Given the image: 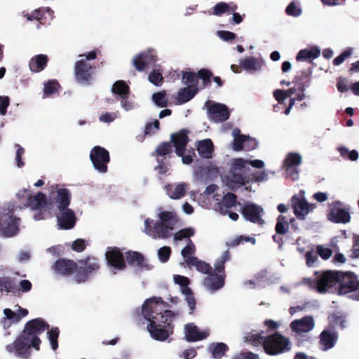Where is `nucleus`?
<instances>
[{"mask_svg":"<svg viewBox=\"0 0 359 359\" xmlns=\"http://www.w3.org/2000/svg\"><path fill=\"white\" fill-rule=\"evenodd\" d=\"M165 308L164 302L156 297L148 299L142 306V315L148 322L147 328L151 337L158 341L165 340L169 334V318L173 317L171 311H163Z\"/></svg>","mask_w":359,"mask_h":359,"instance_id":"1","label":"nucleus"},{"mask_svg":"<svg viewBox=\"0 0 359 359\" xmlns=\"http://www.w3.org/2000/svg\"><path fill=\"white\" fill-rule=\"evenodd\" d=\"M334 290L339 295L359 292V280L351 271H327L316 280V289L320 293Z\"/></svg>","mask_w":359,"mask_h":359,"instance_id":"2","label":"nucleus"},{"mask_svg":"<svg viewBox=\"0 0 359 359\" xmlns=\"http://www.w3.org/2000/svg\"><path fill=\"white\" fill-rule=\"evenodd\" d=\"M48 329V325L41 319L36 318L26 323L22 334L13 341L6 346L8 352L13 355L27 358L30 355L31 347L39 349L41 340L39 335Z\"/></svg>","mask_w":359,"mask_h":359,"instance_id":"3","label":"nucleus"},{"mask_svg":"<svg viewBox=\"0 0 359 359\" xmlns=\"http://www.w3.org/2000/svg\"><path fill=\"white\" fill-rule=\"evenodd\" d=\"M16 196L19 198L27 197V206L36 212L33 217L34 220H41L46 218L48 213L49 205L46 201V196L42 193H38L34 196H29L26 189L20 190Z\"/></svg>","mask_w":359,"mask_h":359,"instance_id":"4","label":"nucleus"},{"mask_svg":"<svg viewBox=\"0 0 359 359\" xmlns=\"http://www.w3.org/2000/svg\"><path fill=\"white\" fill-rule=\"evenodd\" d=\"M15 205L10 204L0 213V233L11 237L18 232L20 219L14 215Z\"/></svg>","mask_w":359,"mask_h":359,"instance_id":"5","label":"nucleus"},{"mask_svg":"<svg viewBox=\"0 0 359 359\" xmlns=\"http://www.w3.org/2000/svg\"><path fill=\"white\" fill-rule=\"evenodd\" d=\"M250 170L249 160L240 158L232 160L229 186L231 189H235L243 185L245 181V175Z\"/></svg>","mask_w":359,"mask_h":359,"instance_id":"6","label":"nucleus"},{"mask_svg":"<svg viewBox=\"0 0 359 359\" xmlns=\"http://www.w3.org/2000/svg\"><path fill=\"white\" fill-rule=\"evenodd\" d=\"M291 348L290 340L279 333H275L265 339L264 348L270 355H277L288 351Z\"/></svg>","mask_w":359,"mask_h":359,"instance_id":"7","label":"nucleus"},{"mask_svg":"<svg viewBox=\"0 0 359 359\" xmlns=\"http://www.w3.org/2000/svg\"><path fill=\"white\" fill-rule=\"evenodd\" d=\"M79 60L75 65V76L78 82L82 84L88 83L92 79L93 69L86 60H92L96 57V53L90 52L88 55H80Z\"/></svg>","mask_w":359,"mask_h":359,"instance_id":"8","label":"nucleus"},{"mask_svg":"<svg viewBox=\"0 0 359 359\" xmlns=\"http://www.w3.org/2000/svg\"><path fill=\"white\" fill-rule=\"evenodd\" d=\"M327 219L335 224H347L351 221L350 208H344V203L335 201L328 204Z\"/></svg>","mask_w":359,"mask_h":359,"instance_id":"9","label":"nucleus"},{"mask_svg":"<svg viewBox=\"0 0 359 359\" xmlns=\"http://www.w3.org/2000/svg\"><path fill=\"white\" fill-rule=\"evenodd\" d=\"M152 222L153 221L149 218L144 220V231L147 235L155 239L167 238L171 235L172 226H167L160 222H156L151 226Z\"/></svg>","mask_w":359,"mask_h":359,"instance_id":"10","label":"nucleus"},{"mask_svg":"<svg viewBox=\"0 0 359 359\" xmlns=\"http://www.w3.org/2000/svg\"><path fill=\"white\" fill-rule=\"evenodd\" d=\"M90 158L95 170L102 173L107 172L109 154L104 148L94 147L90 153Z\"/></svg>","mask_w":359,"mask_h":359,"instance_id":"11","label":"nucleus"},{"mask_svg":"<svg viewBox=\"0 0 359 359\" xmlns=\"http://www.w3.org/2000/svg\"><path fill=\"white\" fill-rule=\"evenodd\" d=\"M171 140L175 147L176 154L182 157V161L184 164H190L193 158L191 155H184V149L188 142V137L184 130H181L179 133L172 134Z\"/></svg>","mask_w":359,"mask_h":359,"instance_id":"12","label":"nucleus"},{"mask_svg":"<svg viewBox=\"0 0 359 359\" xmlns=\"http://www.w3.org/2000/svg\"><path fill=\"white\" fill-rule=\"evenodd\" d=\"M205 105L208 109V117L211 121L219 123L228 119L229 112L224 104L207 101Z\"/></svg>","mask_w":359,"mask_h":359,"instance_id":"13","label":"nucleus"},{"mask_svg":"<svg viewBox=\"0 0 359 359\" xmlns=\"http://www.w3.org/2000/svg\"><path fill=\"white\" fill-rule=\"evenodd\" d=\"M302 156L298 153L291 152L285 156L283 168L286 171V176L292 180L299 179V170L297 166L302 163Z\"/></svg>","mask_w":359,"mask_h":359,"instance_id":"14","label":"nucleus"},{"mask_svg":"<svg viewBox=\"0 0 359 359\" xmlns=\"http://www.w3.org/2000/svg\"><path fill=\"white\" fill-rule=\"evenodd\" d=\"M4 316L2 317L0 323L4 329L8 328L12 324L19 322L22 318L25 317L28 311L26 309H22L20 306H15L14 310L10 309H4Z\"/></svg>","mask_w":359,"mask_h":359,"instance_id":"15","label":"nucleus"},{"mask_svg":"<svg viewBox=\"0 0 359 359\" xmlns=\"http://www.w3.org/2000/svg\"><path fill=\"white\" fill-rule=\"evenodd\" d=\"M173 280L176 284L181 287V292L185 297V299L190 310V313H191L195 309L196 301L192 290L188 287L189 285V278L183 276L175 275Z\"/></svg>","mask_w":359,"mask_h":359,"instance_id":"16","label":"nucleus"},{"mask_svg":"<svg viewBox=\"0 0 359 359\" xmlns=\"http://www.w3.org/2000/svg\"><path fill=\"white\" fill-rule=\"evenodd\" d=\"M304 194V191H301L298 196H294L292 198L294 214L302 219H304L305 216L312 210V205L305 200Z\"/></svg>","mask_w":359,"mask_h":359,"instance_id":"17","label":"nucleus"},{"mask_svg":"<svg viewBox=\"0 0 359 359\" xmlns=\"http://www.w3.org/2000/svg\"><path fill=\"white\" fill-rule=\"evenodd\" d=\"M113 93L118 95L121 97V105L122 108L128 111L134 109L135 104L131 100L127 99L129 93V87L123 81H118L114 83L111 89Z\"/></svg>","mask_w":359,"mask_h":359,"instance_id":"18","label":"nucleus"},{"mask_svg":"<svg viewBox=\"0 0 359 359\" xmlns=\"http://www.w3.org/2000/svg\"><path fill=\"white\" fill-rule=\"evenodd\" d=\"M263 212L261 206L252 203H246L242 209V214L247 220L257 224H262L264 222L261 217Z\"/></svg>","mask_w":359,"mask_h":359,"instance_id":"19","label":"nucleus"},{"mask_svg":"<svg viewBox=\"0 0 359 359\" xmlns=\"http://www.w3.org/2000/svg\"><path fill=\"white\" fill-rule=\"evenodd\" d=\"M51 188L55 190L52 194L58 210L68 208L71 198L69 191L58 185L52 186Z\"/></svg>","mask_w":359,"mask_h":359,"instance_id":"20","label":"nucleus"},{"mask_svg":"<svg viewBox=\"0 0 359 359\" xmlns=\"http://www.w3.org/2000/svg\"><path fill=\"white\" fill-rule=\"evenodd\" d=\"M337 332L331 328L324 330L320 334L319 346L322 351H327L334 347L338 339Z\"/></svg>","mask_w":359,"mask_h":359,"instance_id":"21","label":"nucleus"},{"mask_svg":"<svg viewBox=\"0 0 359 359\" xmlns=\"http://www.w3.org/2000/svg\"><path fill=\"white\" fill-rule=\"evenodd\" d=\"M314 327V322L312 316H306L299 320L292 321L290 324L292 330L298 334L311 331Z\"/></svg>","mask_w":359,"mask_h":359,"instance_id":"22","label":"nucleus"},{"mask_svg":"<svg viewBox=\"0 0 359 359\" xmlns=\"http://www.w3.org/2000/svg\"><path fill=\"white\" fill-rule=\"evenodd\" d=\"M188 189V184L185 182L169 184L164 187L168 197L172 200H179L184 196Z\"/></svg>","mask_w":359,"mask_h":359,"instance_id":"23","label":"nucleus"},{"mask_svg":"<svg viewBox=\"0 0 359 359\" xmlns=\"http://www.w3.org/2000/svg\"><path fill=\"white\" fill-rule=\"evenodd\" d=\"M98 269L99 264L97 259L95 258H88L85 263V267L83 269L82 267H80L79 270L76 272L74 277L75 280L77 283L83 282L86 280L88 273H91Z\"/></svg>","mask_w":359,"mask_h":359,"instance_id":"24","label":"nucleus"},{"mask_svg":"<svg viewBox=\"0 0 359 359\" xmlns=\"http://www.w3.org/2000/svg\"><path fill=\"white\" fill-rule=\"evenodd\" d=\"M106 259L108 264L114 270H123L126 267L125 262L122 254L117 249L109 250L106 254Z\"/></svg>","mask_w":359,"mask_h":359,"instance_id":"25","label":"nucleus"},{"mask_svg":"<svg viewBox=\"0 0 359 359\" xmlns=\"http://www.w3.org/2000/svg\"><path fill=\"white\" fill-rule=\"evenodd\" d=\"M57 222L59 225L65 229H69L74 227L76 222L74 212L68 208L59 210Z\"/></svg>","mask_w":359,"mask_h":359,"instance_id":"26","label":"nucleus"},{"mask_svg":"<svg viewBox=\"0 0 359 359\" xmlns=\"http://www.w3.org/2000/svg\"><path fill=\"white\" fill-rule=\"evenodd\" d=\"M186 339L189 341H196L205 339L209 332L207 330L201 331L194 324L189 323L184 327Z\"/></svg>","mask_w":359,"mask_h":359,"instance_id":"27","label":"nucleus"},{"mask_svg":"<svg viewBox=\"0 0 359 359\" xmlns=\"http://www.w3.org/2000/svg\"><path fill=\"white\" fill-rule=\"evenodd\" d=\"M224 278L222 275L209 274L204 280V285L211 292L216 291L223 287Z\"/></svg>","mask_w":359,"mask_h":359,"instance_id":"28","label":"nucleus"},{"mask_svg":"<svg viewBox=\"0 0 359 359\" xmlns=\"http://www.w3.org/2000/svg\"><path fill=\"white\" fill-rule=\"evenodd\" d=\"M75 269H76V264L72 260L59 259L54 265L55 271L61 275L70 274Z\"/></svg>","mask_w":359,"mask_h":359,"instance_id":"29","label":"nucleus"},{"mask_svg":"<svg viewBox=\"0 0 359 359\" xmlns=\"http://www.w3.org/2000/svg\"><path fill=\"white\" fill-rule=\"evenodd\" d=\"M154 62V55L149 53L137 55L133 60L134 66L138 71L143 70L146 66L151 65Z\"/></svg>","mask_w":359,"mask_h":359,"instance_id":"30","label":"nucleus"},{"mask_svg":"<svg viewBox=\"0 0 359 359\" xmlns=\"http://www.w3.org/2000/svg\"><path fill=\"white\" fill-rule=\"evenodd\" d=\"M197 150L201 157L211 158L213 151V144L210 139H205L198 142Z\"/></svg>","mask_w":359,"mask_h":359,"instance_id":"31","label":"nucleus"},{"mask_svg":"<svg viewBox=\"0 0 359 359\" xmlns=\"http://www.w3.org/2000/svg\"><path fill=\"white\" fill-rule=\"evenodd\" d=\"M236 205V196L233 194H226L221 203H218L216 210L219 211L222 215L228 213V209Z\"/></svg>","mask_w":359,"mask_h":359,"instance_id":"32","label":"nucleus"},{"mask_svg":"<svg viewBox=\"0 0 359 359\" xmlns=\"http://www.w3.org/2000/svg\"><path fill=\"white\" fill-rule=\"evenodd\" d=\"M46 64V55H39L31 59L29 62V68L32 72H39L44 69Z\"/></svg>","mask_w":359,"mask_h":359,"instance_id":"33","label":"nucleus"},{"mask_svg":"<svg viewBox=\"0 0 359 359\" xmlns=\"http://www.w3.org/2000/svg\"><path fill=\"white\" fill-rule=\"evenodd\" d=\"M240 65L247 71H257L262 67L261 61L252 57L241 60Z\"/></svg>","mask_w":359,"mask_h":359,"instance_id":"34","label":"nucleus"},{"mask_svg":"<svg viewBox=\"0 0 359 359\" xmlns=\"http://www.w3.org/2000/svg\"><path fill=\"white\" fill-rule=\"evenodd\" d=\"M186 263L189 266H195L197 271L208 273L210 269V266L205 262L198 260L196 257H188L186 259Z\"/></svg>","mask_w":359,"mask_h":359,"instance_id":"35","label":"nucleus"},{"mask_svg":"<svg viewBox=\"0 0 359 359\" xmlns=\"http://www.w3.org/2000/svg\"><path fill=\"white\" fill-rule=\"evenodd\" d=\"M158 218L160 222L165 224L167 226H174L177 222L175 214L173 212L162 211L158 213Z\"/></svg>","mask_w":359,"mask_h":359,"instance_id":"36","label":"nucleus"},{"mask_svg":"<svg viewBox=\"0 0 359 359\" xmlns=\"http://www.w3.org/2000/svg\"><path fill=\"white\" fill-rule=\"evenodd\" d=\"M196 88H183L179 90L177 100L180 103H184L190 100L196 93Z\"/></svg>","mask_w":359,"mask_h":359,"instance_id":"37","label":"nucleus"},{"mask_svg":"<svg viewBox=\"0 0 359 359\" xmlns=\"http://www.w3.org/2000/svg\"><path fill=\"white\" fill-rule=\"evenodd\" d=\"M330 322V327L332 330L334 326H339L340 328L344 329L346 327V318L343 315H339L338 313H332L328 317Z\"/></svg>","mask_w":359,"mask_h":359,"instance_id":"38","label":"nucleus"},{"mask_svg":"<svg viewBox=\"0 0 359 359\" xmlns=\"http://www.w3.org/2000/svg\"><path fill=\"white\" fill-rule=\"evenodd\" d=\"M227 346L224 343L212 344L210 346V351L212 357L215 359L221 358L227 350Z\"/></svg>","mask_w":359,"mask_h":359,"instance_id":"39","label":"nucleus"},{"mask_svg":"<svg viewBox=\"0 0 359 359\" xmlns=\"http://www.w3.org/2000/svg\"><path fill=\"white\" fill-rule=\"evenodd\" d=\"M298 62H306L312 63L314 60V49H303L299 51L296 56Z\"/></svg>","mask_w":359,"mask_h":359,"instance_id":"40","label":"nucleus"},{"mask_svg":"<svg viewBox=\"0 0 359 359\" xmlns=\"http://www.w3.org/2000/svg\"><path fill=\"white\" fill-rule=\"evenodd\" d=\"M126 257L128 263L140 267L144 266V258L141 254L137 252H128Z\"/></svg>","mask_w":359,"mask_h":359,"instance_id":"41","label":"nucleus"},{"mask_svg":"<svg viewBox=\"0 0 359 359\" xmlns=\"http://www.w3.org/2000/svg\"><path fill=\"white\" fill-rule=\"evenodd\" d=\"M233 136L234 137L233 149L236 151H239L243 149V146L246 140V136L241 135L240 130L238 129H234L233 130Z\"/></svg>","mask_w":359,"mask_h":359,"instance_id":"42","label":"nucleus"},{"mask_svg":"<svg viewBox=\"0 0 359 359\" xmlns=\"http://www.w3.org/2000/svg\"><path fill=\"white\" fill-rule=\"evenodd\" d=\"M182 81L188 88H196L198 81L194 73L185 72L182 76Z\"/></svg>","mask_w":359,"mask_h":359,"instance_id":"43","label":"nucleus"},{"mask_svg":"<svg viewBox=\"0 0 359 359\" xmlns=\"http://www.w3.org/2000/svg\"><path fill=\"white\" fill-rule=\"evenodd\" d=\"M353 53V48H346L339 56L332 60V64L334 66L341 65L346 60L351 57Z\"/></svg>","mask_w":359,"mask_h":359,"instance_id":"44","label":"nucleus"},{"mask_svg":"<svg viewBox=\"0 0 359 359\" xmlns=\"http://www.w3.org/2000/svg\"><path fill=\"white\" fill-rule=\"evenodd\" d=\"M338 151L341 157L351 161H356L358 158V153L356 150L349 151L345 147H339Z\"/></svg>","mask_w":359,"mask_h":359,"instance_id":"45","label":"nucleus"},{"mask_svg":"<svg viewBox=\"0 0 359 359\" xmlns=\"http://www.w3.org/2000/svg\"><path fill=\"white\" fill-rule=\"evenodd\" d=\"M245 338V341L250 343L253 346L264 344L265 339L261 333H249Z\"/></svg>","mask_w":359,"mask_h":359,"instance_id":"46","label":"nucleus"},{"mask_svg":"<svg viewBox=\"0 0 359 359\" xmlns=\"http://www.w3.org/2000/svg\"><path fill=\"white\" fill-rule=\"evenodd\" d=\"M195 246L194 243L191 242L190 239L187 240V245L182 250L181 255L184 259V262H186V259L188 257H193L191 255L195 253Z\"/></svg>","mask_w":359,"mask_h":359,"instance_id":"47","label":"nucleus"},{"mask_svg":"<svg viewBox=\"0 0 359 359\" xmlns=\"http://www.w3.org/2000/svg\"><path fill=\"white\" fill-rule=\"evenodd\" d=\"M194 233V230L192 228H187L182 229L177 231L174 236V240L177 242L183 238H186L187 241L189 239V237Z\"/></svg>","mask_w":359,"mask_h":359,"instance_id":"48","label":"nucleus"},{"mask_svg":"<svg viewBox=\"0 0 359 359\" xmlns=\"http://www.w3.org/2000/svg\"><path fill=\"white\" fill-rule=\"evenodd\" d=\"M154 102L160 107H164L167 105L168 100L165 98V92H158L154 93L152 96Z\"/></svg>","mask_w":359,"mask_h":359,"instance_id":"49","label":"nucleus"},{"mask_svg":"<svg viewBox=\"0 0 359 359\" xmlns=\"http://www.w3.org/2000/svg\"><path fill=\"white\" fill-rule=\"evenodd\" d=\"M288 226L289 225L285 218L283 216H279L276 226V232L281 234L285 233L288 229Z\"/></svg>","mask_w":359,"mask_h":359,"instance_id":"50","label":"nucleus"},{"mask_svg":"<svg viewBox=\"0 0 359 359\" xmlns=\"http://www.w3.org/2000/svg\"><path fill=\"white\" fill-rule=\"evenodd\" d=\"M316 254H318L322 259L326 260L331 257L332 251L330 248H325L323 245H316Z\"/></svg>","mask_w":359,"mask_h":359,"instance_id":"51","label":"nucleus"},{"mask_svg":"<svg viewBox=\"0 0 359 359\" xmlns=\"http://www.w3.org/2000/svg\"><path fill=\"white\" fill-rule=\"evenodd\" d=\"M172 151V147L169 142H163L156 149V152L158 156H165L171 153Z\"/></svg>","mask_w":359,"mask_h":359,"instance_id":"52","label":"nucleus"},{"mask_svg":"<svg viewBox=\"0 0 359 359\" xmlns=\"http://www.w3.org/2000/svg\"><path fill=\"white\" fill-rule=\"evenodd\" d=\"M298 251L300 253H305V257L306 259V265L309 267L313 266L314 263L313 250L311 248L306 250L304 248H298Z\"/></svg>","mask_w":359,"mask_h":359,"instance_id":"53","label":"nucleus"},{"mask_svg":"<svg viewBox=\"0 0 359 359\" xmlns=\"http://www.w3.org/2000/svg\"><path fill=\"white\" fill-rule=\"evenodd\" d=\"M229 259L228 252L225 251L222 253L221 257L217 260L215 264V269L218 272H222L224 269V263Z\"/></svg>","mask_w":359,"mask_h":359,"instance_id":"54","label":"nucleus"},{"mask_svg":"<svg viewBox=\"0 0 359 359\" xmlns=\"http://www.w3.org/2000/svg\"><path fill=\"white\" fill-rule=\"evenodd\" d=\"M47 334L48 335V339L52 346V348L53 350H55L57 348V338L59 335L58 329L55 328L51 330L50 331L48 332Z\"/></svg>","mask_w":359,"mask_h":359,"instance_id":"55","label":"nucleus"},{"mask_svg":"<svg viewBox=\"0 0 359 359\" xmlns=\"http://www.w3.org/2000/svg\"><path fill=\"white\" fill-rule=\"evenodd\" d=\"M59 85L57 81L52 80L48 81L44 86L43 93L44 95H52L57 91Z\"/></svg>","mask_w":359,"mask_h":359,"instance_id":"56","label":"nucleus"},{"mask_svg":"<svg viewBox=\"0 0 359 359\" xmlns=\"http://www.w3.org/2000/svg\"><path fill=\"white\" fill-rule=\"evenodd\" d=\"M287 15L293 17H299L302 14V9L294 2H291L286 8Z\"/></svg>","mask_w":359,"mask_h":359,"instance_id":"57","label":"nucleus"},{"mask_svg":"<svg viewBox=\"0 0 359 359\" xmlns=\"http://www.w3.org/2000/svg\"><path fill=\"white\" fill-rule=\"evenodd\" d=\"M171 252V250L169 247L164 246L161 248L158 251V257L161 262H166Z\"/></svg>","mask_w":359,"mask_h":359,"instance_id":"58","label":"nucleus"},{"mask_svg":"<svg viewBox=\"0 0 359 359\" xmlns=\"http://www.w3.org/2000/svg\"><path fill=\"white\" fill-rule=\"evenodd\" d=\"M149 81L155 86H161L163 82V76L158 71H154L149 75Z\"/></svg>","mask_w":359,"mask_h":359,"instance_id":"59","label":"nucleus"},{"mask_svg":"<svg viewBox=\"0 0 359 359\" xmlns=\"http://www.w3.org/2000/svg\"><path fill=\"white\" fill-rule=\"evenodd\" d=\"M230 9L229 4L220 2L215 6L213 8V14L215 15H220L221 14L227 12Z\"/></svg>","mask_w":359,"mask_h":359,"instance_id":"60","label":"nucleus"},{"mask_svg":"<svg viewBox=\"0 0 359 359\" xmlns=\"http://www.w3.org/2000/svg\"><path fill=\"white\" fill-rule=\"evenodd\" d=\"M269 173L274 174L273 172H268L266 170L256 172L253 174V178L258 182H264L269 180Z\"/></svg>","mask_w":359,"mask_h":359,"instance_id":"61","label":"nucleus"},{"mask_svg":"<svg viewBox=\"0 0 359 359\" xmlns=\"http://www.w3.org/2000/svg\"><path fill=\"white\" fill-rule=\"evenodd\" d=\"M10 100L8 96H0V114L4 116L9 105Z\"/></svg>","mask_w":359,"mask_h":359,"instance_id":"62","label":"nucleus"},{"mask_svg":"<svg viewBox=\"0 0 359 359\" xmlns=\"http://www.w3.org/2000/svg\"><path fill=\"white\" fill-rule=\"evenodd\" d=\"M347 80L346 78L340 76L337 79V88L340 93H344L348 90Z\"/></svg>","mask_w":359,"mask_h":359,"instance_id":"63","label":"nucleus"},{"mask_svg":"<svg viewBox=\"0 0 359 359\" xmlns=\"http://www.w3.org/2000/svg\"><path fill=\"white\" fill-rule=\"evenodd\" d=\"M352 258L359 257V235H354L352 248Z\"/></svg>","mask_w":359,"mask_h":359,"instance_id":"64","label":"nucleus"}]
</instances>
